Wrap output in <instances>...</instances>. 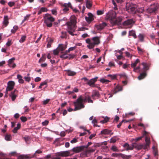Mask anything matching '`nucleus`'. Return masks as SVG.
Wrapping results in <instances>:
<instances>
[{
  "instance_id": "obj_1",
  "label": "nucleus",
  "mask_w": 159,
  "mask_h": 159,
  "mask_svg": "<svg viewBox=\"0 0 159 159\" xmlns=\"http://www.w3.org/2000/svg\"><path fill=\"white\" fill-rule=\"evenodd\" d=\"M116 13L113 11H109L106 15L105 19L109 20L112 26L116 25H119L120 24L122 21L123 18L121 16L116 18Z\"/></svg>"
},
{
  "instance_id": "obj_2",
  "label": "nucleus",
  "mask_w": 159,
  "mask_h": 159,
  "mask_svg": "<svg viewBox=\"0 0 159 159\" xmlns=\"http://www.w3.org/2000/svg\"><path fill=\"white\" fill-rule=\"evenodd\" d=\"M86 42L88 44L87 47L89 49L93 48L96 45H98L100 43V37L96 36L93 37L91 39H87L86 40Z\"/></svg>"
},
{
  "instance_id": "obj_3",
  "label": "nucleus",
  "mask_w": 159,
  "mask_h": 159,
  "mask_svg": "<svg viewBox=\"0 0 159 159\" xmlns=\"http://www.w3.org/2000/svg\"><path fill=\"white\" fill-rule=\"evenodd\" d=\"M87 100V98L83 99L81 96H80L76 101L74 102L73 103L75 107L74 111L80 110L84 107V105L83 103V102H86Z\"/></svg>"
},
{
  "instance_id": "obj_4",
  "label": "nucleus",
  "mask_w": 159,
  "mask_h": 159,
  "mask_svg": "<svg viewBox=\"0 0 159 159\" xmlns=\"http://www.w3.org/2000/svg\"><path fill=\"white\" fill-rule=\"evenodd\" d=\"M77 18L75 16L73 15L71 16L70 18V21H68L66 23L67 27V29L69 30L75 31L77 23Z\"/></svg>"
},
{
  "instance_id": "obj_5",
  "label": "nucleus",
  "mask_w": 159,
  "mask_h": 159,
  "mask_svg": "<svg viewBox=\"0 0 159 159\" xmlns=\"http://www.w3.org/2000/svg\"><path fill=\"white\" fill-rule=\"evenodd\" d=\"M44 23L48 27H51L52 26V22L55 20V19L49 14H46L44 17Z\"/></svg>"
},
{
  "instance_id": "obj_6",
  "label": "nucleus",
  "mask_w": 159,
  "mask_h": 159,
  "mask_svg": "<svg viewBox=\"0 0 159 159\" xmlns=\"http://www.w3.org/2000/svg\"><path fill=\"white\" fill-rule=\"evenodd\" d=\"M126 9L128 11L132 14L137 13V6L136 4L127 3L126 6Z\"/></svg>"
},
{
  "instance_id": "obj_7",
  "label": "nucleus",
  "mask_w": 159,
  "mask_h": 159,
  "mask_svg": "<svg viewBox=\"0 0 159 159\" xmlns=\"http://www.w3.org/2000/svg\"><path fill=\"white\" fill-rule=\"evenodd\" d=\"M70 153L68 151L61 152L57 153L53 157V159H60L61 157H67L69 155Z\"/></svg>"
},
{
  "instance_id": "obj_8",
  "label": "nucleus",
  "mask_w": 159,
  "mask_h": 159,
  "mask_svg": "<svg viewBox=\"0 0 159 159\" xmlns=\"http://www.w3.org/2000/svg\"><path fill=\"white\" fill-rule=\"evenodd\" d=\"M158 8V4L157 3H154L151 5L147 9L148 11L150 13H155L157 10Z\"/></svg>"
},
{
  "instance_id": "obj_9",
  "label": "nucleus",
  "mask_w": 159,
  "mask_h": 159,
  "mask_svg": "<svg viewBox=\"0 0 159 159\" xmlns=\"http://www.w3.org/2000/svg\"><path fill=\"white\" fill-rule=\"evenodd\" d=\"M15 83L12 81H10L7 83V86L6 89V93H8V91L12 90L14 88Z\"/></svg>"
},
{
  "instance_id": "obj_10",
  "label": "nucleus",
  "mask_w": 159,
  "mask_h": 159,
  "mask_svg": "<svg viewBox=\"0 0 159 159\" xmlns=\"http://www.w3.org/2000/svg\"><path fill=\"white\" fill-rule=\"evenodd\" d=\"M98 78V77H96L92 79L88 80L87 84L91 87H96L97 84H95V83L97 81Z\"/></svg>"
},
{
  "instance_id": "obj_11",
  "label": "nucleus",
  "mask_w": 159,
  "mask_h": 159,
  "mask_svg": "<svg viewBox=\"0 0 159 159\" xmlns=\"http://www.w3.org/2000/svg\"><path fill=\"white\" fill-rule=\"evenodd\" d=\"M133 147H134V148H135L139 150H140L142 148H143L144 149H147V148H144V144H138L134 143H133Z\"/></svg>"
},
{
  "instance_id": "obj_12",
  "label": "nucleus",
  "mask_w": 159,
  "mask_h": 159,
  "mask_svg": "<svg viewBox=\"0 0 159 159\" xmlns=\"http://www.w3.org/2000/svg\"><path fill=\"white\" fill-rule=\"evenodd\" d=\"M107 25V24L105 22H103L102 24L98 25H95V27L98 30H101Z\"/></svg>"
},
{
  "instance_id": "obj_13",
  "label": "nucleus",
  "mask_w": 159,
  "mask_h": 159,
  "mask_svg": "<svg viewBox=\"0 0 159 159\" xmlns=\"http://www.w3.org/2000/svg\"><path fill=\"white\" fill-rule=\"evenodd\" d=\"M84 147L83 146L77 147L72 148L71 151L75 153H78L83 150L84 149Z\"/></svg>"
},
{
  "instance_id": "obj_14",
  "label": "nucleus",
  "mask_w": 159,
  "mask_h": 159,
  "mask_svg": "<svg viewBox=\"0 0 159 159\" xmlns=\"http://www.w3.org/2000/svg\"><path fill=\"white\" fill-rule=\"evenodd\" d=\"M18 93V91L16 89H15L11 93V94H10V96L11 97L12 101L15 100L17 96Z\"/></svg>"
},
{
  "instance_id": "obj_15",
  "label": "nucleus",
  "mask_w": 159,
  "mask_h": 159,
  "mask_svg": "<svg viewBox=\"0 0 159 159\" xmlns=\"http://www.w3.org/2000/svg\"><path fill=\"white\" fill-rule=\"evenodd\" d=\"M134 22L132 19H128L126 20L123 23V25L125 26H127L128 25H132L134 23Z\"/></svg>"
},
{
  "instance_id": "obj_16",
  "label": "nucleus",
  "mask_w": 159,
  "mask_h": 159,
  "mask_svg": "<svg viewBox=\"0 0 159 159\" xmlns=\"http://www.w3.org/2000/svg\"><path fill=\"white\" fill-rule=\"evenodd\" d=\"M124 147L126 150L128 151L129 150H132L134 149V147L133 146V143L131 146H129L128 143H125L123 145Z\"/></svg>"
},
{
  "instance_id": "obj_17",
  "label": "nucleus",
  "mask_w": 159,
  "mask_h": 159,
  "mask_svg": "<svg viewBox=\"0 0 159 159\" xmlns=\"http://www.w3.org/2000/svg\"><path fill=\"white\" fill-rule=\"evenodd\" d=\"M65 71L66 72L67 74L69 76H74L76 75V72L70 70H66Z\"/></svg>"
},
{
  "instance_id": "obj_18",
  "label": "nucleus",
  "mask_w": 159,
  "mask_h": 159,
  "mask_svg": "<svg viewBox=\"0 0 159 159\" xmlns=\"http://www.w3.org/2000/svg\"><path fill=\"white\" fill-rule=\"evenodd\" d=\"M142 64L143 66V69L141 71L146 72V71L148 70L149 69V66L147 64L144 62L142 63Z\"/></svg>"
},
{
  "instance_id": "obj_19",
  "label": "nucleus",
  "mask_w": 159,
  "mask_h": 159,
  "mask_svg": "<svg viewBox=\"0 0 159 159\" xmlns=\"http://www.w3.org/2000/svg\"><path fill=\"white\" fill-rule=\"evenodd\" d=\"M122 90V87L121 86H117L113 90V94H116L117 92L121 91Z\"/></svg>"
},
{
  "instance_id": "obj_20",
  "label": "nucleus",
  "mask_w": 159,
  "mask_h": 159,
  "mask_svg": "<svg viewBox=\"0 0 159 159\" xmlns=\"http://www.w3.org/2000/svg\"><path fill=\"white\" fill-rule=\"evenodd\" d=\"M66 45L61 44H59L58 47L57 49H58L59 51H63L66 49Z\"/></svg>"
},
{
  "instance_id": "obj_21",
  "label": "nucleus",
  "mask_w": 159,
  "mask_h": 159,
  "mask_svg": "<svg viewBox=\"0 0 159 159\" xmlns=\"http://www.w3.org/2000/svg\"><path fill=\"white\" fill-rule=\"evenodd\" d=\"M147 75L146 72L143 71V72L140 74L138 78L139 80H141L145 78Z\"/></svg>"
},
{
  "instance_id": "obj_22",
  "label": "nucleus",
  "mask_w": 159,
  "mask_h": 159,
  "mask_svg": "<svg viewBox=\"0 0 159 159\" xmlns=\"http://www.w3.org/2000/svg\"><path fill=\"white\" fill-rule=\"evenodd\" d=\"M3 25H5V27L7 26L8 25L9 23V21L8 17L7 16H4V20L3 22Z\"/></svg>"
},
{
  "instance_id": "obj_23",
  "label": "nucleus",
  "mask_w": 159,
  "mask_h": 159,
  "mask_svg": "<svg viewBox=\"0 0 159 159\" xmlns=\"http://www.w3.org/2000/svg\"><path fill=\"white\" fill-rule=\"evenodd\" d=\"M21 127V124L20 123H18L17 125V126L14 128L12 132L14 133H16L17 132L18 130L20 129Z\"/></svg>"
},
{
  "instance_id": "obj_24",
  "label": "nucleus",
  "mask_w": 159,
  "mask_h": 159,
  "mask_svg": "<svg viewBox=\"0 0 159 159\" xmlns=\"http://www.w3.org/2000/svg\"><path fill=\"white\" fill-rule=\"evenodd\" d=\"M111 132V130L107 129H105L101 131V134H108L110 133Z\"/></svg>"
},
{
  "instance_id": "obj_25",
  "label": "nucleus",
  "mask_w": 159,
  "mask_h": 159,
  "mask_svg": "<svg viewBox=\"0 0 159 159\" xmlns=\"http://www.w3.org/2000/svg\"><path fill=\"white\" fill-rule=\"evenodd\" d=\"M145 141H146V143L145 145V148H148L149 147V143H150V139L149 138L146 137L145 139Z\"/></svg>"
},
{
  "instance_id": "obj_26",
  "label": "nucleus",
  "mask_w": 159,
  "mask_h": 159,
  "mask_svg": "<svg viewBox=\"0 0 159 159\" xmlns=\"http://www.w3.org/2000/svg\"><path fill=\"white\" fill-rule=\"evenodd\" d=\"M100 96V95L99 93L97 91H94L92 93V97H96L98 98Z\"/></svg>"
},
{
  "instance_id": "obj_27",
  "label": "nucleus",
  "mask_w": 159,
  "mask_h": 159,
  "mask_svg": "<svg viewBox=\"0 0 159 159\" xmlns=\"http://www.w3.org/2000/svg\"><path fill=\"white\" fill-rule=\"evenodd\" d=\"M65 8L70 7L71 9H73L72 7V6L70 2H69L68 3H65L63 4L62 5Z\"/></svg>"
},
{
  "instance_id": "obj_28",
  "label": "nucleus",
  "mask_w": 159,
  "mask_h": 159,
  "mask_svg": "<svg viewBox=\"0 0 159 159\" xmlns=\"http://www.w3.org/2000/svg\"><path fill=\"white\" fill-rule=\"evenodd\" d=\"M17 78L19 80V82L21 84L23 83L24 82V80L22 79V76L20 75H17Z\"/></svg>"
},
{
  "instance_id": "obj_29",
  "label": "nucleus",
  "mask_w": 159,
  "mask_h": 159,
  "mask_svg": "<svg viewBox=\"0 0 159 159\" xmlns=\"http://www.w3.org/2000/svg\"><path fill=\"white\" fill-rule=\"evenodd\" d=\"M140 62L139 60L138 59H137L134 62H132L131 64V67H135L137 64Z\"/></svg>"
},
{
  "instance_id": "obj_30",
  "label": "nucleus",
  "mask_w": 159,
  "mask_h": 159,
  "mask_svg": "<svg viewBox=\"0 0 159 159\" xmlns=\"http://www.w3.org/2000/svg\"><path fill=\"white\" fill-rule=\"evenodd\" d=\"M86 7L87 8L89 9L92 6V4L89 0H87L86 2Z\"/></svg>"
},
{
  "instance_id": "obj_31",
  "label": "nucleus",
  "mask_w": 159,
  "mask_h": 159,
  "mask_svg": "<svg viewBox=\"0 0 159 159\" xmlns=\"http://www.w3.org/2000/svg\"><path fill=\"white\" fill-rule=\"evenodd\" d=\"M129 34L130 35L133 36L135 39L137 37L135 31L134 30H131L129 31Z\"/></svg>"
},
{
  "instance_id": "obj_32",
  "label": "nucleus",
  "mask_w": 159,
  "mask_h": 159,
  "mask_svg": "<svg viewBox=\"0 0 159 159\" xmlns=\"http://www.w3.org/2000/svg\"><path fill=\"white\" fill-rule=\"evenodd\" d=\"M121 78H123L125 80H127V76L125 73H123L119 75Z\"/></svg>"
},
{
  "instance_id": "obj_33",
  "label": "nucleus",
  "mask_w": 159,
  "mask_h": 159,
  "mask_svg": "<svg viewBox=\"0 0 159 159\" xmlns=\"http://www.w3.org/2000/svg\"><path fill=\"white\" fill-rule=\"evenodd\" d=\"M121 157L123 159H129L131 158V156L121 154Z\"/></svg>"
},
{
  "instance_id": "obj_34",
  "label": "nucleus",
  "mask_w": 159,
  "mask_h": 159,
  "mask_svg": "<svg viewBox=\"0 0 159 159\" xmlns=\"http://www.w3.org/2000/svg\"><path fill=\"white\" fill-rule=\"evenodd\" d=\"M15 60L14 57H13L12 58L9 59L8 61V65L9 66H11L12 64L13 63L14 61Z\"/></svg>"
},
{
  "instance_id": "obj_35",
  "label": "nucleus",
  "mask_w": 159,
  "mask_h": 159,
  "mask_svg": "<svg viewBox=\"0 0 159 159\" xmlns=\"http://www.w3.org/2000/svg\"><path fill=\"white\" fill-rule=\"evenodd\" d=\"M30 16V14L26 15V16L24 17V19L22 21L21 23L22 24L24 23L25 21L28 20L29 19Z\"/></svg>"
},
{
  "instance_id": "obj_36",
  "label": "nucleus",
  "mask_w": 159,
  "mask_h": 159,
  "mask_svg": "<svg viewBox=\"0 0 159 159\" xmlns=\"http://www.w3.org/2000/svg\"><path fill=\"white\" fill-rule=\"evenodd\" d=\"M46 59V55L45 54H43L42 57L39 60V63L41 61H44Z\"/></svg>"
},
{
  "instance_id": "obj_37",
  "label": "nucleus",
  "mask_w": 159,
  "mask_h": 159,
  "mask_svg": "<svg viewBox=\"0 0 159 159\" xmlns=\"http://www.w3.org/2000/svg\"><path fill=\"white\" fill-rule=\"evenodd\" d=\"M26 38V36L25 35H24L22 36L21 39L19 40V42L20 43H22L24 42Z\"/></svg>"
},
{
  "instance_id": "obj_38",
  "label": "nucleus",
  "mask_w": 159,
  "mask_h": 159,
  "mask_svg": "<svg viewBox=\"0 0 159 159\" xmlns=\"http://www.w3.org/2000/svg\"><path fill=\"white\" fill-rule=\"evenodd\" d=\"M11 135L7 134L5 136V139L7 141H10L11 140Z\"/></svg>"
},
{
  "instance_id": "obj_39",
  "label": "nucleus",
  "mask_w": 159,
  "mask_h": 159,
  "mask_svg": "<svg viewBox=\"0 0 159 159\" xmlns=\"http://www.w3.org/2000/svg\"><path fill=\"white\" fill-rule=\"evenodd\" d=\"M109 118L107 117H106L104 118L103 120L100 121V122L102 123H105L107 122L109 120Z\"/></svg>"
},
{
  "instance_id": "obj_40",
  "label": "nucleus",
  "mask_w": 159,
  "mask_h": 159,
  "mask_svg": "<svg viewBox=\"0 0 159 159\" xmlns=\"http://www.w3.org/2000/svg\"><path fill=\"white\" fill-rule=\"evenodd\" d=\"M129 121V120L127 121V120H123L121 122H120L119 123V124L118 125H117V127L118 128H120L123 122H125L127 123Z\"/></svg>"
},
{
  "instance_id": "obj_41",
  "label": "nucleus",
  "mask_w": 159,
  "mask_h": 159,
  "mask_svg": "<svg viewBox=\"0 0 159 159\" xmlns=\"http://www.w3.org/2000/svg\"><path fill=\"white\" fill-rule=\"evenodd\" d=\"M100 81L102 83H108L110 81L107 80H105L104 79H101L100 80Z\"/></svg>"
},
{
  "instance_id": "obj_42",
  "label": "nucleus",
  "mask_w": 159,
  "mask_h": 159,
  "mask_svg": "<svg viewBox=\"0 0 159 159\" xmlns=\"http://www.w3.org/2000/svg\"><path fill=\"white\" fill-rule=\"evenodd\" d=\"M121 154L116 153H113L111 154V156L113 157H121Z\"/></svg>"
},
{
  "instance_id": "obj_43",
  "label": "nucleus",
  "mask_w": 159,
  "mask_h": 159,
  "mask_svg": "<svg viewBox=\"0 0 159 159\" xmlns=\"http://www.w3.org/2000/svg\"><path fill=\"white\" fill-rule=\"evenodd\" d=\"M138 37L140 41L143 42V41L144 37L142 34H140L138 36Z\"/></svg>"
},
{
  "instance_id": "obj_44",
  "label": "nucleus",
  "mask_w": 159,
  "mask_h": 159,
  "mask_svg": "<svg viewBox=\"0 0 159 159\" xmlns=\"http://www.w3.org/2000/svg\"><path fill=\"white\" fill-rule=\"evenodd\" d=\"M111 149L115 152H117L118 151L117 148L114 145L112 146L111 148Z\"/></svg>"
},
{
  "instance_id": "obj_45",
  "label": "nucleus",
  "mask_w": 159,
  "mask_h": 159,
  "mask_svg": "<svg viewBox=\"0 0 159 159\" xmlns=\"http://www.w3.org/2000/svg\"><path fill=\"white\" fill-rule=\"evenodd\" d=\"M60 57L63 59H66L69 58V56H65V54H62L60 55Z\"/></svg>"
},
{
  "instance_id": "obj_46",
  "label": "nucleus",
  "mask_w": 159,
  "mask_h": 159,
  "mask_svg": "<svg viewBox=\"0 0 159 159\" xmlns=\"http://www.w3.org/2000/svg\"><path fill=\"white\" fill-rule=\"evenodd\" d=\"M97 14L98 15H100L104 13V11L98 10L97 12Z\"/></svg>"
},
{
  "instance_id": "obj_47",
  "label": "nucleus",
  "mask_w": 159,
  "mask_h": 159,
  "mask_svg": "<svg viewBox=\"0 0 159 159\" xmlns=\"http://www.w3.org/2000/svg\"><path fill=\"white\" fill-rule=\"evenodd\" d=\"M95 151V149H87L86 150V153H90V152H94Z\"/></svg>"
},
{
  "instance_id": "obj_48",
  "label": "nucleus",
  "mask_w": 159,
  "mask_h": 159,
  "mask_svg": "<svg viewBox=\"0 0 159 159\" xmlns=\"http://www.w3.org/2000/svg\"><path fill=\"white\" fill-rule=\"evenodd\" d=\"M20 119L23 122H25L27 120V118L25 116H21L20 117Z\"/></svg>"
},
{
  "instance_id": "obj_49",
  "label": "nucleus",
  "mask_w": 159,
  "mask_h": 159,
  "mask_svg": "<svg viewBox=\"0 0 159 159\" xmlns=\"http://www.w3.org/2000/svg\"><path fill=\"white\" fill-rule=\"evenodd\" d=\"M61 33L62 34V35L61 36V38H66V32H62Z\"/></svg>"
},
{
  "instance_id": "obj_50",
  "label": "nucleus",
  "mask_w": 159,
  "mask_h": 159,
  "mask_svg": "<svg viewBox=\"0 0 159 159\" xmlns=\"http://www.w3.org/2000/svg\"><path fill=\"white\" fill-rule=\"evenodd\" d=\"M85 20L86 21L89 23H90L91 21L93 20V19H90L89 17H86Z\"/></svg>"
},
{
  "instance_id": "obj_51",
  "label": "nucleus",
  "mask_w": 159,
  "mask_h": 159,
  "mask_svg": "<svg viewBox=\"0 0 159 159\" xmlns=\"http://www.w3.org/2000/svg\"><path fill=\"white\" fill-rule=\"evenodd\" d=\"M76 48V46H75L73 47H72L70 48L68 50V52H69L70 51H72L74 50Z\"/></svg>"
},
{
  "instance_id": "obj_52",
  "label": "nucleus",
  "mask_w": 159,
  "mask_h": 159,
  "mask_svg": "<svg viewBox=\"0 0 159 159\" xmlns=\"http://www.w3.org/2000/svg\"><path fill=\"white\" fill-rule=\"evenodd\" d=\"M59 51L58 50V49H54L53 51V54L54 55H58L59 52Z\"/></svg>"
},
{
  "instance_id": "obj_53",
  "label": "nucleus",
  "mask_w": 159,
  "mask_h": 159,
  "mask_svg": "<svg viewBox=\"0 0 159 159\" xmlns=\"http://www.w3.org/2000/svg\"><path fill=\"white\" fill-rule=\"evenodd\" d=\"M49 123V121L48 120H45L44 122L42 123V124L43 126H46Z\"/></svg>"
},
{
  "instance_id": "obj_54",
  "label": "nucleus",
  "mask_w": 159,
  "mask_h": 159,
  "mask_svg": "<svg viewBox=\"0 0 159 159\" xmlns=\"http://www.w3.org/2000/svg\"><path fill=\"white\" fill-rule=\"evenodd\" d=\"M15 4V2H10L8 3V5L10 7H12Z\"/></svg>"
},
{
  "instance_id": "obj_55",
  "label": "nucleus",
  "mask_w": 159,
  "mask_h": 159,
  "mask_svg": "<svg viewBox=\"0 0 159 159\" xmlns=\"http://www.w3.org/2000/svg\"><path fill=\"white\" fill-rule=\"evenodd\" d=\"M88 17L90 18V19H93L94 20V18L93 17V15L91 13L89 12L88 14Z\"/></svg>"
},
{
  "instance_id": "obj_56",
  "label": "nucleus",
  "mask_w": 159,
  "mask_h": 159,
  "mask_svg": "<svg viewBox=\"0 0 159 159\" xmlns=\"http://www.w3.org/2000/svg\"><path fill=\"white\" fill-rule=\"evenodd\" d=\"M68 32L70 35L72 36H74V34L73 33V32H74L75 31H73L72 30H69L68 29Z\"/></svg>"
},
{
  "instance_id": "obj_57",
  "label": "nucleus",
  "mask_w": 159,
  "mask_h": 159,
  "mask_svg": "<svg viewBox=\"0 0 159 159\" xmlns=\"http://www.w3.org/2000/svg\"><path fill=\"white\" fill-rule=\"evenodd\" d=\"M12 44L11 40H8L7 42L6 43L7 46L9 47Z\"/></svg>"
},
{
  "instance_id": "obj_58",
  "label": "nucleus",
  "mask_w": 159,
  "mask_h": 159,
  "mask_svg": "<svg viewBox=\"0 0 159 159\" xmlns=\"http://www.w3.org/2000/svg\"><path fill=\"white\" fill-rule=\"evenodd\" d=\"M77 139L75 138H74L72 140L70 141V143H75L77 142Z\"/></svg>"
},
{
  "instance_id": "obj_59",
  "label": "nucleus",
  "mask_w": 159,
  "mask_h": 159,
  "mask_svg": "<svg viewBox=\"0 0 159 159\" xmlns=\"http://www.w3.org/2000/svg\"><path fill=\"white\" fill-rule=\"evenodd\" d=\"M69 56L68 59H72L74 58L75 56V55L74 54H69Z\"/></svg>"
},
{
  "instance_id": "obj_60",
  "label": "nucleus",
  "mask_w": 159,
  "mask_h": 159,
  "mask_svg": "<svg viewBox=\"0 0 159 159\" xmlns=\"http://www.w3.org/2000/svg\"><path fill=\"white\" fill-rule=\"evenodd\" d=\"M24 79H25V81L28 82H29L31 80V79L30 77L25 76L24 77Z\"/></svg>"
},
{
  "instance_id": "obj_61",
  "label": "nucleus",
  "mask_w": 159,
  "mask_h": 159,
  "mask_svg": "<svg viewBox=\"0 0 159 159\" xmlns=\"http://www.w3.org/2000/svg\"><path fill=\"white\" fill-rule=\"evenodd\" d=\"M97 120L95 119H94L92 121V123L93 124H94V126H98V125H95V124L96 123H97Z\"/></svg>"
},
{
  "instance_id": "obj_62",
  "label": "nucleus",
  "mask_w": 159,
  "mask_h": 159,
  "mask_svg": "<svg viewBox=\"0 0 159 159\" xmlns=\"http://www.w3.org/2000/svg\"><path fill=\"white\" fill-rule=\"evenodd\" d=\"M153 153L155 156H158V151L157 149H156L155 148L154 149Z\"/></svg>"
},
{
  "instance_id": "obj_63",
  "label": "nucleus",
  "mask_w": 159,
  "mask_h": 159,
  "mask_svg": "<svg viewBox=\"0 0 159 159\" xmlns=\"http://www.w3.org/2000/svg\"><path fill=\"white\" fill-rule=\"evenodd\" d=\"M50 100L49 99H47L46 100H44L43 101V104L44 105L47 104L49 102Z\"/></svg>"
},
{
  "instance_id": "obj_64",
  "label": "nucleus",
  "mask_w": 159,
  "mask_h": 159,
  "mask_svg": "<svg viewBox=\"0 0 159 159\" xmlns=\"http://www.w3.org/2000/svg\"><path fill=\"white\" fill-rule=\"evenodd\" d=\"M41 78L39 77H37L34 79V81L35 82H38L40 81Z\"/></svg>"
}]
</instances>
